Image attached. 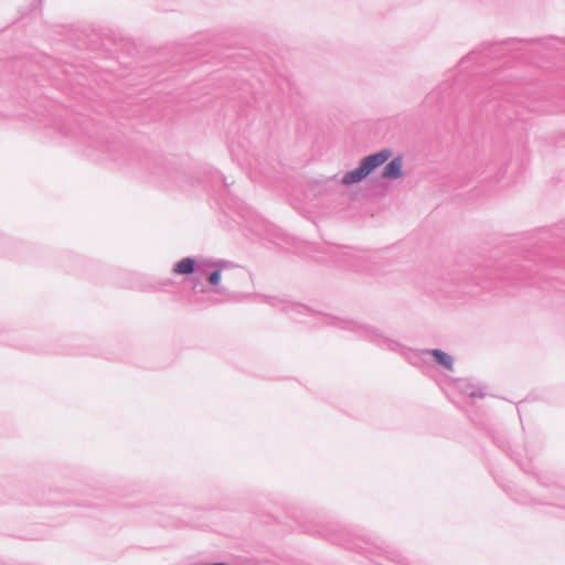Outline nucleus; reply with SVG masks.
<instances>
[{
	"mask_svg": "<svg viewBox=\"0 0 565 565\" xmlns=\"http://www.w3.org/2000/svg\"><path fill=\"white\" fill-rule=\"evenodd\" d=\"M297 522L303 532L356 551L376 565H408L398 551L379 545L369 537L356 536L339 523L320 524L299 519Z\"/></svg>",
	"mask_w": 565,
	"mask_h": 565,
	"instance_id": "f03ea898",
	"label": "nucleus"
},
{
	"mask_svg": "<svg viewBox=\"0 0 565 565\" xmlns=\"http://www.w3.org/2000/svg\"><path fill=\"white\" fill-rule=\"evenodd\" d=\"M465 393L470 397V398H476V397H483L486 394L484 392L481 390V388H478V390H471V391H465Z\"/></svg>",
	"mask_w": 565,
	"mask_h": 565,
	"instance_id": "a211bd4d",
	"label": "nucleus"
},
{
	"mask_svg": "<svg viewBox=\"0 0 565 565\" xmlns=\"http://www.w3.org/2000/svg\"><path fill=\"white\" fill-rule=\"evenodd\" d=\"M65 137H71V138H78L77 134L70 130L68 128L66 127H63L62 128V131H61Z\"/></svg>",
	"mask_w": 565,
	"mask_h": 565,
	"instance_id": "6ab92c4d",
	"label": "nucleus"
},
{
	"mask_svg": "<svg viewBox=\"0 0 565 565\" xmlns=\"http://www.w3.org/2000/svg\"><path fill=\"white\" fill-rule=\"evenodd\" d=\"M434 97V94L428 95V99H431Z\"/></svg>",
	"mask_w": 565,
	"mask_h": 565,
	"instance_id": "a878e982",
	"label": "nucleus"
},
{
	"mask_svg": "<svg viewBox=\"0 0 565 565\" xmlns=\"http://www.w3.org/2000/svg\"><path fill=\"white\" fill-rule=\"evenodd\" d=\"M328 183H338L337 175L330 177L327 179Z\"/></svg>",
	"mask_w": 565,
	"mask_h": 565,
	"instance_id": "412c9836",
	"label": "nucleus"
},
{
	"mask_svg": "<svg viewBox=\"0 0 565 565\" xmlns=\"http://www.w3.org/2000/svg\"><path fill=\"white\" fill-rule=\"evenodd\" d=\"M264 301L273 307H279L282 312L287 313L296 322H305V317L317 316V312L302 303L290 302L275 296H264Z\"/></svg>",
	"mask_w": 565,
	"mask_h": 565,
	"instance_id": "9b49d317",
	"label": "nucleus"
},
{
	"mask_svg": "<svg viewBox=\"0 0 565 565\" xmlns=\"http://www.w3.org/2000/svg\"><path fill=\"white\" fill-rule=\"evenodd\" d=\"M41 3H42V0H39V1H38V6H41Z\"/></svg>",
	"mask_w": 565,
	"mask_h": 565,
	"instance_id": "bb28decb",
	"label": "nucleus"
},
{
	"mask_svg": "<svg viewBox=\"0 0 565 565\" xmlns=\"http://www.w3.org/2000/svg\"><path fill=\"white\" fill-rule=\"evenodd\" d=\"M545 278H546V279H555L556 277H554V276H548V275H545Z\"/></svg>",
	"mask_w": 565,
	"mask_h": 565,
	"instance_id": "393cba45",
	"label": "nucleus"
},
{
	"mask_svg": "<svg viewBox=\"0 0 565 565\" xmlns=\"http://www.w3.org/2000/svg\"><path fill=\"white\" fill-rule=\"evenodd\" d=\"M97 147L102 152L108 154L111 160L137 167L152 181L164 186L184 189L186 185H193L194 183L210 186L214 191L216 200L228 212H233L246 221L252 218L250 209L233 193L231 189L233 183L228 184L226 178L217 170L205 169L201 178L193 180L188 172L175 166L174 159L131 149L120 140H107L104 143H98Z\"/></svg>",
	"mask_w": 565,
	"mask_h": 565,
	"instance_id": "f257e3e1",
	"label": "nucleus"
},
{
	"mask_svg": "<svg viewBox=\"0 0 565 565\" xmlns=\"http://www.w3.org/2000/svg\"><path fill=\"white\" fill-rule=\"evenodd\" d=\"M21 244L0 233V256L19 257Z\"/></svg>",
	"mask_w": 565,
	"mask_h": 565,
	"instance_id": "dca6fc26",
	"label": "nucleus"
},
{
	"mask_svg": "<svg viewBox=\"0 0 565 565\" xmlns=\"http://www.w3.org/2000/svg\"><path fill=\"white\" fill-rule=\"evenodd\" d=\"M522 42H529V43H536L542 42L544 45H547L552 42H555L554 39H518V38H510L507 40H502L499 42H492V43H483L478 49L472 50L468 55H466L463 58H461L459 66L465 70L466 65L469 62H475L479 64H484L487 58H495L502 52L516 50V45Z\"/></svg>",
	"mask_w": 565,
	"mask_h": 565,
	"instance_id": "423d86ee",
	"label": "nucleus"
},
{
	"mask_svg": "<svg viewBox=\"0 0 565 565\" xmlns=\"http://www.w3.org/2000/svg\"><path fill=\"white\" fill-rule=\"evenodd\" d=\"M84 505H87V507H97V505H100V503H92V502H85L83 503Z\"/></svg>",
	"mask_w": 565,
	"mask_h": 565,
	"instance_id": "4be33fe9",
	"label": "nucleus"
},
{
	"mask_svg": "<svg viewBox=\"0 0 565 565\" xmlns=\"http://www.w3.org/2000/svg\"><path fill=\"white\" fill-rule=\"evenodd\" d=\"M473 102L478 103V104H481L483 102V98H479V97L476 96Z\"/></svg>",
	"mask_w": 565,
	"mask_h": 565,
	"instance_id": "5701e85b",
	"label": "nucleus"
},
{
	"mask_svg": "<svg viewBox=\"0 0 565 565\" xmlns=\"http://www.w3.org/2000/svg\"><path fill=\"white\" fill-rule=\"evenodd\" d=\"M565 241V223L553 228H542L536 233L535 250L530 254V258L522 264H515L500 271H491L489 279L499 278L512 284L524 282L530 285L540 284L536 275L544 268H565V262L556 259V255H547L543 249L547 246L556 248V239Z\"/></svg>",
	"mask_w": 565,
	"mask_h": 565,
	"instance_id": "7ed1b4c3",
	"label": "nucleus"
},
{
	"mask_svg": "<svg viewBox=\"0 0 565 565\" xmlns=\"http://www.w3.org/2000/svg\"><path fill=\"white\" fill-rule=\"evenodd\" d=\"M173 281L171 279H164L159 282V286H150L149 290L158 291L171 286Z\"/></svg>",
	"mask_w": 565,
	"mask_h": 565,
	"instance_id": "f3484780",
	"label": "nucleus"
},
{
	"mask_svg": "<svg viewBox=\"0 0 565 565\" xmlns=\"http://www.w3.org/2000/svg\"><path fill=\"white\" fill-rule=\"evenodd\" d=\"M489 435L493 441V444L500 448L503 452H505L510 458L514 459L519 466L525 471V472H531V467H530V463L525 465L523 462H521L514 455V452L512 451V448L510 446V443H509V438H508V435L504 430H499V429H491L489 431Z\"/></svg>",
	"mask_w": 565,
	"mask_h": 565,
	"instance_id": "f8f14e48",
	"label": "nucleus"
},
{
	"mask_svg": "<svg viewBox=\"0 0 565 565\" xmlns=\"http://www.w3.org/2000/svg\"><path fill=\"white\" fill-rule=\"evenodd\" d=\"M543 503L554 508L553 514L556 518L565 519V487L554 486L548 495V501Z\"/></svg>",
	"mask_w": 565,
	"mask_h": 565,
	"instance_id": "ddd939ff",
	"label": "nucleus"
},
{
	"mask_svg": "<svg viewBox=\"0 0 565 565\" xmlns=\"http://www.w3.org/2000/svg\"><path fill=\"white\" fill-rule=\"evenodd\" d=\"M89 147H95L96 141L90 140V137H88Z\"/></svg>",
	"mask_w": 565,
	"mask_h": 565,
	"instance_id": "b1692460",
	"label": "nucleus"
},
{
	"mask_svg": "<svg viewBox=\"0 0 565 565\" xmlns=\"http://www.w3.org/2000/svg\"><path fill=\"white\" fill-rule=\"evenodd\" d=\"M41 503L62 504V503H65V502L61 501V500H57V499L47 498V499H43L41 501Z\"/></svg>",
	"mask_w": 565,
	"mask_h": 565,
	"instance_id": "aec40b11",
	"label": "nucleus"
},
{
	"mask_svg": "<svg viewBox=\"0 0 565 565\" xmlns=\"http://www.w3.org/2000/svg\"><path fill=\"white\" fill-rule=\"evenodd\" d=\"M213 264H207L206 267V274L204 275L206 277L207 282L211 286H218L222 279V270L224 268H232L234 265L231 262L227 260H217L212 262ZM203 275H200L201 278Z\"/></svg>",
	"mask_w": 565,
	"mask_h": 565,
	"instance_id": "4468645a",
	"label": "nucleus"
},
{
	"mask_svg": "<svg viewBox=\"0 0 565 565\" xmlns=\"http://www.w3.org/2000/svg\"><path fill=\"white\" fill-rule=\"evenodd\" d=\"M324 322L328 324L335 326L343 330L352 331L361 339H364L381 349L399 353L413 365H416L422 356L429 355L439 366L448 371L454 370V358L441 349H425L422 351H416L401 344L397 340L390 338L384 333L383 330L374 326L340 318H324Z\"/></svg>",
	"mask_w": 565,
	"mask_h": 565,
	"instance_id": "20e7f679",
	"label": "nucleus"
},
{
	"mask_svg": "<svg viewBox=\"0 0 565 565\" xmlns=\"http://www.w3.org/2000/svg\"><path fill=\"white\" fill-rule=\"evenodd\" d=\"M329 254L334 263L341 267L356 271H366L369 269L370 255L366 250L352 247H338L331 248Z\"/></svg>",
	"mask_w": 565,
	"mask_h": 565,
	"instance_id": "1a4fd4ad",
	"label": "nucleus"
},
{
	"mask_svg": "<svg viewBox=\"0 0 565 565\" xmlns=\"http://www.w3.org/2000/svg\"><path fill=\"white\" fill-rule=\"evenodd\" d=\"M383 179L386 180H397L404 175L403 171V157L396 156L391 161H388L381 173Z\"/></svg>",
	"mask_w": 565,
	"mask_h": 565,
	"instance_id": "2eb2a0df",
	"label": "nucleus"
},
{
	"mask_svg": "<svg viewBox=\"0 0 565 565\" xmlns=\"http://www.w3.org/2000/svg\"><path fill=\"white\" fill-rule=\"evenodd\" d=\"M207 264H213L212 260L196 259L195 257H183L173 265L172 271L177 275L190 276L193 284V290L199 292H206V287L201 282L200 275L206 274Z\"/></svg>",
	"mask_w": 565,
	"mask_h": 565,
	"instance_id": "9d476101",
	"label": "nucleus"
},
{
	"mask_svg": "<svg viewBox=\"0 0 565 565\" xmlns=\"http://www.w3.org/2000/svg\"><path fill=\"white\" fill-rule=\"evenodd\" d=\"M477 278V276L472 277L467 273L452 274L438 280L436 282L435 290H431V292H434L436 297L440 298L460 299L465 296L477 295L479 286H481L482 289L497 288L488 281H472Z\"/></svg>",
	"mask_w": 565,
	"mask_h": 565,
	"instance_id": "39448f33",
	"label": "nucleus"
},
{
	"mask_svg": "<svg viewBox=\"0 0 565 565\" xmlns=\"http://www.w3.org/2000/svg\"><path fill=\"white\" fill-rule=\"evenodd\" d=\"M392 154L393 152L391 149L384 148L363 157L356 168L344 173L341 179V183L350 186L362 182L377 168L384 164L392 157Z\"/></svg>",
	"mask_w": 565,
	"mask_h": 565,
	"instance_id": "6e6552de",
	"label": "nucleus"
},
{
	"mask_svg": "<svg viewBox=\"0 0 565 565\" xmlns=\"http://www.w3.org/2000/svg\"><path fill=\"white\" fill-rule=\"evenodd\" d=\"M232 99L236 102L237 115L239 117L249 116V108L260 109L265 94L263 87L256 88L253 83L245 78L235 79L232 86Z\"/></svg>",
	"mask_w": 565,
	"mask_h": 565,
	"instance_id": "0eeeda50",
	"label": "nucleus"
}]
</instances>
